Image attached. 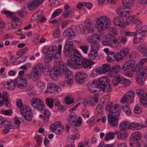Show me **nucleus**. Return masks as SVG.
<instances>
[{"mask_svg": "<svg viewBox=\"0 0 147 147\" xmlns=\"http://www.w3.org/2000/svg\"><path fill=\"white\" fill-rule=\"evenodd\" d=\"M74 54L71 56V59L66 61L67 64L71 68L79 69L82 67L87 68L94 64L92 61L83 58L77 50H74Z\"/></svg>", "mask_w": 147, "mask_h": 147, "instance_id": "obj_1", "label": "nucleus"}, {"mask_svg": "<svg viewBox=\"0 0 147 147\" xmlns=\"http://www.w3.org/2000/svg\"><path fill=\"white\" fill-rule=\"evenodd\" d=\"M106 110L109 111L108 115L109 123L112 127H115L118 124V121L116 118L120 115L121 110L120 106L117 104L113 105L112 104L108 105L106 107Z\"/></svg>", "mask_w": 147, "mask_h": 147, "instance_id": "obj_2", "label": "nucleus"}, {"mask_svg": "<svg viewBox=\"0 0 147 147\" xmlns=\"http://www.w3.org/2000/svg\"><path fill=\"white\" fill-rule=\"evenodd\" d=\"M111 24L110 19L106 16H100L96 19V27L100 31L107 29L111 26Z\"/></svg>", "mask_w": 147, "mask_h": 147, "instance_id": "obj_3", "label": "nucleus"}, {"mask_svg": "<svg viewBox=\"0 0 147 147\" xmlns=\"http://www.w3.org/2000/svg\"><path fill=\"white\" fill-rule=\"evenodd\" d=\"M45 69V68L42 64L40 63L37 64L32 68L30 74L24 75L25 79L29 80L35 78L39 76L40 72L42 71Z\"/></svg>", "mask_w": 147, "mask_h": 147, "instance_id": "obj_4", "label": "nucleus"}, {"mask_svg": "<svg viewBox=\"0 0 147 147\" xmlns=\"http://www.w3.org/2000/svg\"><path fill=\"white\" fill-rule=\"evenodd\" d=\"M147 76V66L144 67L141 70L138 69L136 77L137 82L140 85H143Z\"/></svg>", "mask_w": 147, "mask_h": 147, "instance_id": "obj_5", "label": "nucleus"}, {"mask_svg": "<svg viewBox=\"0 0 147 147\" xmlns=\"http://www.w3.org/2000/svg\"><path fill=\"white\" fill-rule=\"evenodd\" d=\"M32 106L35 109L39 111H43L45 107V104L43 101L37 98H32L30 102Z\"/></svg>", "mask_w": 147, "mask_h": 147, "instance_id": "obj_6", "label": "nucleus"}, {"mask_svg": "<svg viewBox=\"0 0 147 147\" xmlns=\"http://www.w3.org/2000/svg\"><path fill=\"white\" fill-rule=\"evenodd\" d=\"M20 112L26 120L30 121L32 120V114L29 106L27 105L21 107Z\"/></svg>", "mask_w": 147, "mask_h": 147, "instance_id": "obj_7", "label": "nucleus"}, {"mask_svg": "<svg viewBox=\"0 0 147 147\" xmlns=\"http://www.w3.org/2000/svg\"><path fill=\"white\" fill-rule=\"evenodd\" d=\"M135 93L132 90L127 92L121 99L120 102L123 104L131 103L134 100Z\"/></svg>", "mask_w": 147, "mask_h": 147, "instance_id": "obj_8", "label": "nucleus"}, {"mask_svg": "<svg viewBox=\"0 0 147 147\" xmlns=\"http://www.w3.org/2000/svg\"><path fill=\"white\" fill-rule=\"evenodd\" d=\"M75 79L78 83L82 84L88 80V77L87 74L83 71L78 72L75 74Z\"/></svg>", "mask_w": 147, "mask_h": 147, "instance_id": "obj_9", "label": "nucleus"}, {"mask_svg": "<svg viewBox=\"0 0 147 147\" xmlns=\"http://www.w3.org/2000/svg\"><path fill=\"white\" fill-rule=\"evenodd\" d=\"M52 131L56 134H61L63 130V127L60 121H57L52 124L50 126Z\"/></svg>", "mask_w": 147, "mask_h": 147, "instance_id": "obj_10", "label": "nucleus"}, {"mask_svg": "<svg viewBox=\"0 0 147 147\" xmlns=\"http://www.w3.org/2000/svg\"><path fill=\"white\" fill-rule=\"evenodd\" d=\"M117 14L123 17H127L131 14L132 11L130 8L125 6H119L116 9Z\"/></svg>", "mask_w": 147, "mask_h": 147, "instance_id": "obj_11", "label": "nucleus"}, {"mask_svg": "<svg viewBox=\"0 0 147 147\" xmlns=\"http://www.w3.org/2000/svg\"><path fill=\"white\" fill-rule=\"evenodd\" d=\"M74 46L71 41H66L63 51L64 54L66 56H69L72 53Z\"/></svg>", "mask_w": 147, "mask_h": 147, "instance_id": "obj_12", "label": "nucleus"}, {"mask_svg": "<svg viewBox=\"0 0 147 147\" xmlns=\"http://www.w3.org/2000/svg\"><path fill=\"white\" fill-rule=\"evenodd\" d=\"M83 28L88 33H93L94 32V26L93 21L89 19H87L84 22Z\"/></svg>", "mask_w": 147, "mask_h": 147, "instance_id": "obj_13", "label": "nucleus"}, {"mask_svg": "<svg viewBox=\"0 0 147 147\" xmlns=\"http://www.w3.org/2000/svg\"><path fill=\"white\" fill-rule=\"evenodd\" d=\"M61 91V88L58 86L52 83L49 84L47 86V89L45 91V93H59Z\"/></svg>", "mask_w": 147, "mask_h": 147, "instance_id": "obj_14", "label": "nucleus"}, {"mask_svg": "<svg viewBox=\"0 0 147 147\" xmlns=\"http://www.w3.org/2000/svg\"><path fill=\"white\" fill-rule=\"evenodd\" d=\"M48 72L50 77L52 80H56L60 76V72L59 68L57 66H55L53 68L49 69Z\"/></svg>", "mask_w": 147, "mask_h": 147, "instance_id": "obj_15", "label": "nucleus"}, {"mask_svg": "<svg viewBox=\"0 0 147 147\" xmlns=\"http://www.w3.org/2000/svg\"><path fill=\"white\" fill-rule=\"evenodd\" d=\"M62 48V45L61 44L59 45L58 46L57 51V47L55 45H53L49 47L48 51L49 52V53H51L55 56H56L57 53L60 56L61 53Z\"/></svg>", "mask_w": 147, "mask_h": 147, "instance_id": "obj_16", "label": "nucleus"}, {"mask_svg": "<svg viewBox=\"0 0 147 147\" xmlns=\"http://www.w3.org/2000/svg\"><path fill=\"white\" fill-rule=\"evenodd\" d=\"M136 93L140 96H142L140 99L141 103L145 107H147V94L144 93V91L140 89L136 90Z\"/></svg>", "mask_w": 147, "mask_h": 147, "instance_id": "obj_17", "label": "nucleus"}, {"mask_svg": "<svg viewBox=\"0 0 147 147\" xmlns=\"http://www.w3.org/2000/svg\"><path fill=\"white\" fill-rule=\"evenodd\" d=\"M121 67L119 65H113L111 68V70L108 73V76L110 77H113L121 71Z\"/></svg>", "mask_w": 147, "mask_h": 147, "instance_id": "obj_18", "label": "nucleus"}, {"mask_svg": "<svg viewBox=\"0 0 147 147\" xmlns=\"http://www.w3.org/2000/svg\"><path fill=\"white\" fill-rule=\"evenodd\" d=\"M87 39L88 42L91 45H94L98 43V40H100V36L99 35L95 33L89 36Z\"/></svg>", "mask_w": 147, "mask_h": 147, "instance_id": "obj_19", "label": "nucleus"}, {"mask_svg": "<svg viewBox=\"0 0 147 147\" xmlns=\"http://www.w3.org/2000/svg\"><path fill=\"white\" fill-rule=\"evenodd\" d=\"M16 79L17 86L20 88H25L27 85L28 81L26 79L18 77Z\"/></svg>", "mask_w": 147, "mask_h": 147, "instance_id": "obj_20", "label": "nucleus"}, {"mask_svg": "<svg viewBox=\"0 0 147 147\" xmlns=\"http://www.w3.org/2000/svg\"><path fill=\"white\" fill-rule=\"evenodd\" d=\"M59 65L60 69L66 76H69L72 75L71 72L68 68L67 65L63 61H59Z\"/></svg>", "mask_w": 147, "mask_h": 147, "instance_id": "obj_21", "label": "nucleus"}, {"mask_svg": "<svg viewBox=\"0 0 147 147\" xmlns=\"http://www.w3.org/2000/svg\"><path fill=\"white\" fill-rule=\"evenodd\" d=\"M98 100L96 97H89L84 100L83 104L84 106L93 105L97 102Z\"/></svg>", "mask_w": 147, "mask_h": 147, "instance_id": "obj_22", "label": "nucleus"}, {"mask_svg": "<svg viewBox=\"0 0 147 147\" xmlns=\"http://www.w3.org/2000/svg\"><path fill=\"white\" fill-rule=\"evenodd\" d=\"M142 134L139 131L133 132L131 135L129 140L132 142H135L140 140L142 137Z\"/></svg>", "mask_w": 147, "mask_h": 147, "instance_id": "obj_23", "label": "nucleus"}, {"mask_svg": "<svg viewBox=\"0 0 147 147\" xmlns=\"http://www.w3.org/2000/svg\"><path fill=\"white\" fill-rule=\"evenodd\" d=\"M32 18L33 20H36L38 22H44L46 20L45 18L43 16L41 11H38L34 14Z\"/></svg>", "mask_w": 147, "mask_h": 147, "instance_id": "obj_24", "label": "nucleus"}, {"mask_svg": "<svg viewBox=\"0 0 147 147\" xmlns=\"http://www.w3.org/2000/svg\"><path fill=\"white\" fill-rule=\"evenodd\" d=\"M113 23L116 26L124 27L125 26L124 20L120 16H117L115 17L113 20Z\"/></svg>", "mask_w": 147, "mask_h": 147, "instance_id": "obj_25", "label": "nucleus"}, {"mask_svg": "<svg viewBox=\"0 0 147 147\" xmlns=\"http://www.w3.org/2000/svg\"><path fill=\"white\" fill-rule=\"evenodd\" d=\"M113 39L112 35L107 34L106 36L105 40L102 41V44L104 45L109 46L111 47Z\"/></svg>", "mask_w": 147, "mask_h": 147, "instance_id": "obj_26", "label": "nucleus"}, {"mask_svg": "<svg viewBox=\"0 0 147 147\" xmlns=\"http://www.w3.org/2000/svg\"><path fill=\"white\" fill-rule=\"evenodd\" d=\"M17 86L16 79L14 80H11L5 84V86L7 89L12 90H14Z\"/></svg>", "mask_w": 147, "mask_h": 147, "instance_id": "obj_27", "label": "nucleus"}, {"mask_svg": "<svg viewBox=\"0 0 147 147\" xmlns=\"http://www.w3.org/2000/svg\"><path fill=\"white\" fill-rule=\"evenodd\" d=\"M135 61L130 60L125 61L122 67V69L123 71H126L131 68L135 64Z\"/></svg>", "mask_w": 147, "mask_h": 147, "instance_id": "obj_28", "label": "nucleus"}, {"mask_svg": "<svg viewBox=\"0 0 147 147\" xmlns=\"http://www.w3.org/2000/svg\"><path fill=\"white\" fill-rule=\"evenodd\" d=\"M40 2L37 0H34L29 2L28 3L27 7L30 10L36 8L40 5Z\"/></svg>", "mask_w": 147, "mask_h": 147, "instance_id": "obj_29", "label": "nucleus"}, {"mask_svg": "<svg viewBox=\"0 0 147 147\" xmlns=\"http://www.w3.org/2000/svg\"><path fill=\"white\" fill-rule=\"evenodd\" d=\"M98 87H99V85L95 81H93L91 83H88L87 85L88 90L91 92H95L97 90L95 89Z\"/></svg>", "mask_w": 147, "mask_h": 147, "instance_id": "obj_30", "label": "nucleus"}, {"mask_svg": "<svg viewBox=\"0 0 147 147\" xmlns=\"http://www.w3.org/2000/svg\"><path fill=\"white\" fill-rule=\"evenodd\" d=\"M63 35L66 37L69 38L73 39L75 36L73 30L71 28H68L64 30L63 33Z\"/></svg>", "mask_w": 147, "mask_h": 147, "instance_id": "obj_31", "label": "nucleus"}, {"mask_svg": "<svg viewBox=\"0 0 147 147\" xmlns=\"http://www.w3.org/2000/svg\"><path fill=\"white\" fill-rule=\"evenodd\" d=\"M103 107L102 105H98L96 107L95 110V117H101L103 114Z\"/></svg>", "mask_w": 147, "mask_h": 147, "instance_id": "obj_32", "label": "nucleus"}, {"mask_svg": "<svg viewBox=\"0 0 147 147\" xmlns=\"http://www.w3.org/2000/svg\"><path fill=\"white\" fill-rule=\"evenodd\" d=\"M109 82V80L107 77L103 76L99 78L96 82L99 85H100L103 86L108 84Z\"/></svg>", "mask_w": 147, "mask_h": 147, "instance_id": "obj_33", "label": "nucleus"}, {"mask_svg": "<svg viewBox=\"0 0 147 147\" xmlns=\"http://www.w3.org/2000/svg\"><path fill=\"white\" fill-rule=\"evenodd\" d=\"M119 128L122 131H127L129 129V123L128 121H124L119 124Z\"/></svg>", "mask_w": 147, "mask_h": 147, "instance_id": "obj_34", "label": "nucleus"}, {"mask_svg": "<svg viewBox=\"0 0 147 147\" xmlns=\"http://www.w3.org/2000/svg\"><path fill=\"white\" fill-rule=\"evenodd\" d=\"M138 50L145 57H147V46L143 44L139 45L138 47Z\"/></svg>", "mask_w": 147, "mask_h": 147, "instance_id": "obj_35", "label": "nucleus"}, {"mask_svg": "<svg viewBox=\"0 0 147 147\" xmlns=\"http://www.w3.org/2000/svg\"><path fill=\"white\" fill-rule=\"evenodd\" d=\"M11 120L9 118L3 119L0 116V128L2 127L5 124H11Z\"/></svg>", "mask_w": 147, "mask_h": 147, "instance_id": "obj_36", "label": "nucleus"}, {"mask_svg": "<svg viewBox=\"0 0 147 147\" xmlns=\"http://www.w3.org/2000/svg\"><path fill=\"white\" fill-rule=\"evenodd\" d=\"M123 74L126 76L131 78L134 75V74L132 72H136L138 71V68H136L135 66L133 67L131 70H129L128 71H124Z\"/></svg>", "mask_w": 147, "mask_h": 147, "instance_id": "obj_37", "label": "nucleus"}, {"mask_svg": "<svg viewBox=\"0 0 147 147\" xmlns=\"http://www.w3.org/2000/svg\"><path fill=\"white\" fill-rule=\"evenodd\" d=\"M116 135L117 138L120 140H125L127 138L128 133L126 132L121 133L119 131H116Z\"/></svg>", "mask_w": 147, "mask_h": 147, "instance_id": "obj_38", "label": "nucleus"}, {"mask_svg": "<svg viewBox=\"0 0 147 147\" xmlns=\"http://www.w3.org/2000/svg\"><path fill=\"white\" fill-rule=\"evenodd\" d=\"M110 65L108 64H105L102 65V67L99 68L102 74H105L110 69Z\"/></svg>", "mask_w": 147, "mask_h": 147, "instance_id": "obj_39", "label": "nucleus"}, {"mask_svg": "<svg viewBox=\"0 0 147 147\" xmlns=\"http://www.w3.org/2000/svg\"><path fill=\"white\" fill-rule=\"evenodd\" d=\"M134 23L136 24L135 28L136 32L138 33L139 31L142 30V22L138 19H136L134 21Z\"/></svg>", "mask_w": 147, "mask_h": 147, "instance_id": "obj_40", "label": "nucleus"}, {"mask_svg": "<svg viewBox=\"0 0 147 147\" xmlns=\"http://www.w3.org/2000/svg\"><path fill=\"white\" fill-rule=\"evenodd\" d=\"M116 135L115 131L113 132H109L106 134L104 138L105 141H107L113 140L114 138V135Z\"/></svg>", "mask_w": 147, "mask_h": 147, "instance_id": "obj_41", "label": "nucleus"}, {"mask_svg": "<svg viewBox=\"0 0 147 147\" xmlns=\"http://www.w3.org/2000/svg\"><path fill=\"white\" fill-rule=\"evenodd\" d=\"M98 55L97 52L90 50L88 54L89 58L93 60L95 59Z\"/></svg>", "mask_w": 147, "mask_h": 147, "instance_id": "obj_42", "label": "nucleus"}, {"mask_svg": "<svg viewBox=\"0 0 147 147\" xmlns=\"http://www.w3.org/2000/svg\"><path fill=\"white\" fill-rule=\"evenodd\" d=\"M120 83L124 86H129L131 84L130 81L123 77H120Z\"/></svg>", "mask_w": 147, "mask_h": 147, "instance_id": "obj_43", "label": "nucleus"}, {"mask_svg": "<svg viewBox=\"0 0 147 147\" xmlns=\"http://www.w3.org/2000/svg\"><path fill=\"white\" fill-rule=\"evenodd\" d=\"M139 35H141L143 37H145L147 36V26L144 25L142 28V30L138 33Z\"/></svg>", "mask_w": 147, "mask_h": 147, "instance_id": "obj_44", "label": "nucleus"}, {"mask_svg": "<svg viewBox=\"0 0 147 147\" xmlns=\"http://www.w3.org/2000/svg\"><path fill=\"white\" fill-rule=\"evenodd\" d=\"M129 49L128 48L125 47L121 49L119 52L121 53V55L125 57L129 54Z\"/></svg>", "mask_w": 147, "mask_h": 147, "instance_id": "obj_45", "label": "nucleus"}, {"mask_svg": "<svg viewBox=\"0 0 147 147\" xmlns=\"http://www.w3.org/2000/svg\"><path fill=\"white\" fill-rule=\"evenodd\" d=\"M4 129L3 131V134H6L9 131L10 129H14V126L11 124H5V125Z\"/></svg>", "mask_w": 147, "mask_h": 147, "instance_id": "obj_46", "label": "nucleus"}, {"mask_svg": "<svg viewBox=\"0 0 147 147\" xmlns=\"http://www.w3.org/2000/svg\"><path fill=\"white\" fill-rule=\"evenodd\" d=\"M54 58L57 59L56 56L52 55L51 53H49L47 55H46L45 58V61L47 63L49 62L52 61V60Z\"/></svg>", "mask_w": 147, "mask_h": 147, "instance_id": "obj_47", "label": "nucleus"}, {"mask_svg": "<svg viewBox=\"0 0 147 147\" xmlns=\"http://www.w3.org/2000/svg\"><path fill=\"white\" fill-rule=\"evenodd\" d=\"M76 120V116L74 113H72L69 114V121L70 124L72 125L74 123V122Z\"/></svg>", "mask_w": 147, "mask_h": 147, "instance_id": "obj_48", "label": "nucleus"}, {"mask_svg": "<svg viewBox=\"0 0 147 147\" xmlns=\"http://www.w3.org/2000/svg\"><path fill=\"white\" fill-rule=\"evenodd\" d=\"M65 82L68 84H72L74 82L73 75L66 76L65 78Z\"/></svg>", "mask_w": 147, "mask_h": 147, "instance_id": "obj_49", "label": "nucleus"}, {"mask_svg": "<svg viewBox=\"0 0 147 147\" xmlns=\"http://www.w3.org/2000/svg\"><path fill=\"white\" fill-rule=\"evenodd\" d=\"M134 0H122L123 4L127 7L130 8L134 2Z\"/></svg>", "mask_w": 147, "mask_h": 147, "instance_id": "obj_50", "label": "nucleus"}, {"mask_svg": "<svg viewBox=\"0 0 147 147\" xmlns=\"http://www.w3.org/2000/svg\"><path fill=\"white\" fill-rule=\"evenodd\" d=\"M46 104L50 108H52L54 106V101L51 98H47L46 100Z\"/></svg>", "mask_w": 147, "mask_h": 147, "instance_id": "obj_51", "label": "nucleus"}, {"mask_svg": "<svg viewBox=\"0 0 147 147\" xmlns=\"http://www.w3.org/2000/svg\"><path fill=\"white\" fill-rule=\"evenodd\" d=\"M111 47L117 49H119L121 48V45L117 39H114L113 40V41Z\"/></svg>", "mask_w": 147, "mask_h": 147, "instance_id": "obj_52", "label": "nucleus"}, {"mask_svg": "<svg viewBox=\"0 0 147 147\" xmlns=\"http://www.w3.org/2000/svg\"><path fill=\"white\" fill-rule=\"evenodd\" d=\"M100 74H101L99 68L94 69L92 71L91 76L92 77H95Z\"/></svg>", "mask_w": 147, "mask_h": 147, "instance_id": "obj_53", "label": "nucleus"}, {"mask_svg": "<svg viewBox=\"0 0 147 147\" xmlns=\"http://www.w3.org/2000/svg\"><path fill=\"white\" fill-rule=\"evenodd\" d=\"M37 86L40 90L42 91L45 89L46 84L44 82L39 81L37 82Z\"/></svg>", "mask_w": 147, "mask_h": 147, "instance_id": "obj_54", "label": "nucleus"}, {"mask_svg": "<svg viewBox=\"0 0 147 147\" xmlns=\"http://www.w3.org/2000/svg\"><path fill=\"white\" fill-rule=\"evenodd\" d=\"M27 91L29 92L28 94L30 96H32L35 93L34 86L32 85L29 86L27 89Z\"/></svg>", "mask_w": 147, "mask_h": 147, "instance_id": "obj_55", "label": "nucleus"}, {"mask_svg": "<svg viewBox=\"0 0 147 147\" xmlns=\"http://www.w3.org/2000/svg\"><path fill=\"white\" fill-rule=\"evenodd\" d=\"M123 109L124 112L127 115H130L131 114V111L129 105H125V106H123Z\"/></svg>", "mask_w": 147, "mask_h": 147, "instance_id": "obj_56", "label": "nucleus"}, {"mask_svg": "<svg viewBox=\"0 0 147 147\" xmlns=\"http://www.w3.org/2000/svg\"><path fill=\"white\" fill-rule=\"evenodd\" d=\"M28 50V48L25 47V48L20 49L17 52L16 55L20 56L25 54Z\"/></svg>", "mask_w": 147, "mask_h": 147, "instance_id": "obj_57", "label": "nucleus"}, {"mask_svg": "<svg viewBox=\"0 0 147 147\" xmlns=\"http://www.w3.org/2000/svg\"><path fill=\"white\" fill-rule=\"evenodd\" d=\"M147 61V59L144 58L141 59L140 61L137 63L136 65V68H138L139 69L140 67L143 65Z\"/></svg>", "mask_w": 147, "mask_h": 147, "instance_id": "obj_58", "label": "nucleus"}, {"mask_svg": "<svg viewBox=\"0 0 147 147\" xmlns=\"http://www.w3.org/2000/svg\"><path fill=\"white\" fill-rule=\"evenodd\" d=\"M51 113L47 109H45L43 114V119L46 120L48 119L50 116Z\"/></svg>", "mask_w": 147, "mask_h": 147, "instance_id": "obj_59", "label": "nucleus"}, {"mask_svg": "<svg viewBox=\"0 0 147 147\" xmlns=\"http://www.w3.org/2000/svg\"><path fill=\"white\" fill-rule=\"evenodd\" d=\"M2 13L5 15L8 18H11L14 15L13 12L8 11H2Z\"/></svg>", "mask_w": 147, "mask_h": 147, "instance_id": "obj_60", "label": "nucleus"}, {"mask_svg": "<svg viewBox=\"0 0 147 147\" xmlns=\"http://www.w3.org/2000/svg\"><path fill=\"white\" fill-rule=\"evenodd\" d=\"M62 11V9H59L55 10L52 14L51 18H54L59 15L61 13Z\"/></svg>", "mask_w": 147, "mask_h": 147, "instance_id": "obj_61", "label": "nucleus"}, {"mask_svg": "<svg viewBox=\"0 0 147 147\" xmlns=\"http://www.w3.org/2000/svg\"><path fill=\"white\" fill-rule=\"evenodd\" d=\"M20 25L19 24H14L13 23H9L8 24V27L11 29H14L19 27Z\"/></svg>", "mask_w": 147, "mask_h": 147, "instance_id": "obj_62", "label": "nucleus"}, {"mask_svg": "<svg viewBox=\"0 0 147 147\" xmlns=\"http://www.w3.org/2000/svg\"><path fill=\"white\" fill-rule=\"evenodd\" d=\"M139 123H138L133 122L129 123V129H138V127Z\"/></svg>", "mask_w": 147, "mask_h": 147, "instance_id": "obj_63", "label": "nucleus"}, {"mask_svg": "<svg viewBox=\"0 0 147 147\" xmlns=\"http://www.w3.org/2000/svg\"><path fill=\"white\" fill-rule=\"evenodd\" d=\"M135 15H133L131 16H128V17L127 19V24L130 25H132L134 23V19L135 18Z\"/></svg>", "mask_w": 147, "mask_h": 147, "instance_id": "obj_64", "label": "nucleus"}]
</instances>
